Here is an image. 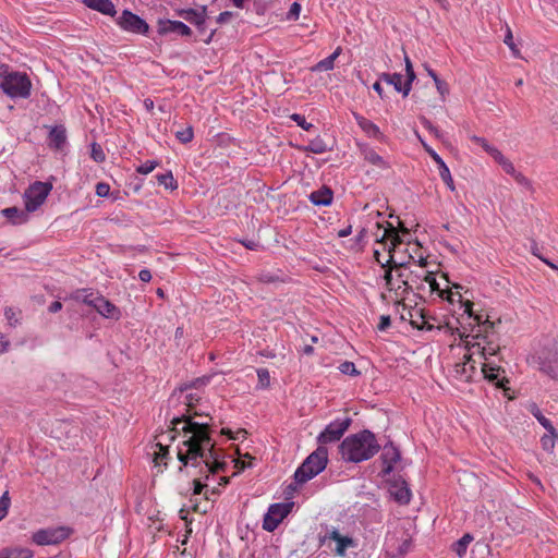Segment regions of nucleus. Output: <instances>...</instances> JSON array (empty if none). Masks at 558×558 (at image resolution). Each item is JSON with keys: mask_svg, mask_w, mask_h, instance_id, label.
I'll return each instance as SVG.
<instances>
[{"mask_svg": "<svg viewBox=\"0 0 558 558\" xmlns=\"http://www.w3.org/2000/svg\"><path fill=\"white\" fill-rule=\"evenodd\" d=\"M181 423H184L181 430L184 434H191V436L182 442L186 447V451L183 452L182 449L178 451V460L182 463L179 472H182L183 468L190 464L197 466L199 459L206 468V478H208L209 473L216 474L225 471L227 462L220 460L219 453L215 449V442L210 437V424L195 422L191 415L186 414L175 416L171 420V426L168 430L170 441H173L179 434L178 425Z\"/></svg>", "mask_w": 558, "mask_h": 558, "instance_id": "f257e3e1", "label": "nucleus"}, {"mask_svg": "<svg viewBox=\"0 0 558 558\" xmlns=\"http://www.w3.org/2000/svg\"><path fill=\"white\" fill-rule=\"evenodd\" d=\"M380 448L375 434L363 429L345 437L339 446V453L345 462L360 463L372 459Z\"/></svg>", "mask_w": 558, "mask_h": 558, "instance_id": "f03ea898", "label": "nucleus"}, {"mask_svg": "<svg viewBox=\"0 0 558 558\" xmlns=\"http://www.w3.org/2000/svg\"><path fill=\"white\" fill-rule=\"evenodd\" d=\"M0 88L12 99H26L31 96L32 82L26 73L10 71L8 64L0 63Z\"/></svg>", "mask_w": 558, "mask_h": 558, "instance_id": "7ed1b4c3", "label": "nucleus"}, {"mask_svg": "<svg viewBox=\"0 0 558 558\" xmlns=\"http://www.w3.org/2000/svg\"><path fill=\"white\" fill-rule=\"evenodd\" d=\"M328 463V449L318 446L294 472V482L302 485L322 473Z\"/></svg>", "mask_w": 558, "mask_h": 558, "instance_id": "20e7f679", "label": "nucleus"}, {"mask_svg": "<svg viewBox=\"0 0 558 558\" xmlns=\"http://www.w3.org/2000/svg\"><path fill=\"white\" fill-rule=\"evenodd\" d=\"M76 299L82 300L83 303L94 307L106 318L119 319L120 317L119 308L98 292L83 289L76 292Z\"/></svg>", "mask_w": 558, "mask_h": 558, "instance_id": "39448f33", "label": "nucleus"}, {"mask_svg": "<svg viewBox=\"0 0 558 558\" xmlns=\"http://www.w3.org/2000/svg\"><path fill=\"white\" fill-rule=\"evenodd\" d=\"M52 184L49 182L35 181L24 192L23 198L26 211H36L46 201Z\"/></svg>", "mask_w": 558, "mask_h": 558, "instance_id": "423d86ee", "label": "nucleus"}, {"mask_svg": "<svg viewBox=\"0 0 558 558\" xmlns=\"http://www.w3.org/2000/svg\"><path fill=\"white\" fill-rule=\"evenodd\" d=\"M71 532L68 526L40 529L33 533L32 542L38 546L58 545L66 539Z\"/></svg>", "mask_w": 558, "mask_h": 558, "instance_id": "0eeeda50", "label": "nucleus"}, {"mask_svg": "<svg viewBox=\"0 0 558 558\" xmlns=\"http://www.w3.org/2000/svg\"><path fill=\"white\" fill-rule=\"evenodd\" d=\"M534 359L542 373L557 377L558 349L554 343L539 350Z\"/></svg>", "mask_w": 558, "mask_h": 558, "instance_id": "6e6552de", "label": "nucleus"}, {"mask_svg": "<svg viewBox=\"0 0 558 558\" xmlns=\"http://www.w3.org/2000/svg\"><path fill=\"white\" fill-rule=\"evenodd\" d=\"M352 420L350 417H345L343 420H336L329 423L325 429L319 433L316 440L319 446H325L327 444L339 441L344 433L349 429Z\"/></svg>", "mask_w": 558, "mask_h": 558, "instance_id": "1a4fd4ad", "label": "nucleus"}, {"mask_svg": "<svg viewBox=\"0 0 558 558\" xmlns=\"http://www.w3.org/2000/svg\"><path fill=\"white\" fill-rule=\"evenodd\" d=\"M292 507L293 502H277L270 505L264 515L263 529L267 532H274L282 520L288 517Z\"/></svg>", "mask_w": 558, "mask_h": 558, "instance_id": "9d476101", "label": "nucleus"}, {"mask_svg": "<svg viewBox=\"0 0 558 558\" xmlns=\"http://www.w3.org/2000/svg\"><path fill=\"white\" fill-rule=\"evenodd\" d=\"M117 24L125 32L146 35L149 25L137 14L130 10H123L122 14L117 19Z\"/></svg>", "mask_w": 558, "mask_h": 558, "instance_id": "9b49d317", "label": "nucleus"}, {"mask_svg": "<svg viewBox=\"0 0 558 558\" xmlns=\"http://www.w3.org/2000/svg\"><path fill=\"white\" fill-rule=\"evenodd\" d=\"M481 374L485 380L495 385L497 388L507 389L506 384L509 380L506 377V371L493 362L482 363Z\"/></svg>", "mask_w": 558, "mask_h": 558, "instance_id": "f8f14e48", "label": "nucleus"}, {"mask_svg": "<svg viewBox=\"0 0 558 558\" xmlns=\"http://www.w3.org/2000/svg\"><path fill=\"white\" fill-rule=\"evenodd\" d=\"M157 33L160 36H167L170 34H174L181 37L192 36V29L185 23L168 19H158Z\"/></svg>", "mask_w": 558, "mask_h": 558, "instance_id": "ddd939ff", "label": "nucleus"}, {"mask_svg": "<svg viewBox=\"0 0 558 558\" xmlns=\"http://www.w3.org/2000/svg\"><path fill=\"white\" fill-rule=\"evenodd\" d=\"M400 459L401 452L392 441H388L386 445H384L383 452L380 454V460L384 465L381 474L384 476L390 474L393 471L395 464L399 462Z\"/></svg>", "mask_w": 558, "mask_h": 558, "instance_id": "4468645a", "label": "nucleus"}, {"mask_svg": "<svg viewBox=\"0 0 558 558\" xmlns=\"http://www.w3.org/2000/svg\"><path fill=\"white\" fill-rule=\"evenodd\" d=\"M463 363H457L454 365L456 377L465 383L472 381L474 375L477 373L476 361L472 355H465Z\"/></svg>", "mask_w": 558, "mask_h": 558, "instance_id": "2eb2a0df", "label": "nucleus"}, {"mask_svg": "<svg viewBox=\"0 0 558 558\" xmlns=\"http://www.w3.org/2000/svg\"><path fill=\"white\" fill-rule=\"evenodd\" d=\"M390 494L400 505H408L411 500V490L403 480H396L391 483Z\"/></svg>", "mask_w": 558, "mask_h": 558, "instance_id": "dca6fc26", "label": "nucleus"}, {"mask_svg": "<svg viewBox=\"0 0 558 558\" xmlns=\"http://www.w3.org/2000/svg\"><path fill=\"white\" fill-rule=\"evenodd\" d=\"M177 14L189 22L190 24L195 25L196 27L204 26L206 22V7H203L202 10L196 9H181L177 11Z\"/></svg>", "mask_w": 558, "mask_h": 558, "instance_id": "f3484780", "label": "nucleus"}, {"mask_svg": "<svg viewBox=\"0 0 558 558\" xmlns=\"http://www.w3.org/2000/svg\"><path fill=\"white\" fill-rule=\"evenodd\" d=\"M426 150L433 158V160L438 165L439 175L441 180L446 183L448 189L453 192L456 190V186L449 168L447 167L442 158L435 150H433L432 148H426Z\"/></svg>", "mask_w": 558, "mask_h": 558, "instance_id": "a211bd4d", "label": "nucleus"}, {"mask_svg": "<svg viewBox=\"0 0 558 558\" xmlns=\"http://www.w3.org/2000/svg\"><path fill=\"white\" fill-rule=\"evenodd\" d=\"M353 117L357 125L363 130V132L366 133L367 136L376 138L381 142L385 140V135L381 133L379 128L371 120L355 112H353Z\"/></svg>", "mask_w": 558, "mask_h": 558, "instance_id": "6ab92c4d", "label": "nucleus"}, {"mask_svg": "<svg viewBox=\"0 0 558 558\" xmlns=\"http://www.w3.org/2000/svg\"><path fill=\"white\" fill-rule=\"evenodd\" d=\"M82 2L94 11L104 15L114 16L117 13L116 7L111 0H82Z\"/></svg>", "mask_w": 558, "mask_h": 558, "instance_id": "aec40b11", "label": "nucleus"}, {"mask_svg": "<svg viewBox=\"0 0 558 558\" xmlns=\"http://www.w3.org/2000/svg\"><path fill=\"white\" fill-rule=\"evenodd\" d=\"M310 201L316 206H328L332 203L333 192L330 187L323 185L308 196Z\"/></svg>", "mask_w": 558, "mask_h": 558, "instance_id": "412c9836", "label": "nucleus"}, {"mask_svg": "<svg viewBox=\"0 0 558 558\" xmlns=\"http://www.w3.org/2000/svg\"><path fill=\"white\" fill-rule=\"evenodd\" d=\"M31 211H26L20 209L15 206L8 207L1 210V214L12 223V225H22L28 221V214Z\"/></svg>", "mask_w": 558, "mask_h": 558, "instance_id": "4be33fe9", "label": "nucleus"}, {"mask_svg": "<svg viewBox=\"0 0 558 558\" xmlns=\"http://www.w3.org/2000/svg\"><path fill=\"white\" fill-rule=\"evenodd\" d=\"M49 146L56 149H61L66 142V130L63 125H56L51 128L49 135Z\"/></svg>", "mask_w": 558, "mask_h": 558, "instance_id": "5701e85b", "label": "nucleus"}, {"mask_svg": "<svg viewBox=\"0 0 558 558\" xmlns=\"http://www.w3.org/2000/svg\"><path fill=\"white\" fill-rule=\"evenodd\" d=\"M363 158L380 169H388L389 165L381 156H379L372 147L363 145L360 147Z\"/></svg>", "mask_w": 558, "mask_h": 558, "instance_id": "b1692460", "label": "nucleus"}, {"mask_svg": "<svg viewBox=\"0 0 558 558\" xmlns=\"http://www.w3.org/2000/svg\"><path fill=\"white\" fill-rule=\"evenodd\" d=\"M482 337L483 340L485 341L486 345L484 347H481L480 343H474L472 344V348H477L481 356L486 361H487V355H495L498 351H499V345H494L493 341H489L488 340V333H485L484 336H480L477 335L476 338H480Z\"/></svg>", "mask_w": 558, "mask_h": 558, "instance_id": "393cba45", "label": "nucleus"}, {"mask_svg": "<svg viewBox=\"0 0 558 558\" xmlns=\"http://www.w3.org/2000/svg\"><path fill=\"white\" fill-rule=\"evenodd\" d=\"M329 537L337 543L336 553L339 556H342L345 549L353 544L351 537L341 535L337 530H333Z\"/></svg>", "mask_w": 558, "mask_h": 558, "instance_id": "a878e982", "label": "nucleus"}, {"mask_svg": "<svg viewBox=\"0 0 558 558\" xmlns=\"http://www.w3.org/2000/svg\"><path fill=\"white\" fill-rule=\"evenodd\" d=\"M4 558H33L34 551L26 547H4L1 549Z\"/></svg>", "mask_w": 558, "mask_h": 558, "instance_id": "bb28decb", "label": "nucleus"}, {"mask_svg": "<svg viewBox=\"0 0 558 558\" xmlns=\"http://www.w3.org/2000/svg\"><path fill=\"white\" fill-rule=\"evenodd\" d=\"M340 53H341V48L338 47L330 56H328L327 58H325V59L320 60L319 62H317L312 68V71L324 72V71L332 70L333 66H335V60L339 57Z\"/></svg>", "mask_w": 558, "mask_h": 558, "instance_id": "cd10ccee", "label": "nucleus"}, {"mask_svg": "<svg viewBox=\"0 0 558 558\" xmlns=\"http://www.w3.org/2000/svg\"><path fill=\"white\" fill-rule=\"evenodd\" d=\"M389 238L391 240V246L389 247V252L391 253L398 245L402 243V240L398 233V229L395 228L391 223L387 222V228L384 231V234L380 238V242L384 239Z\"/></svg>", "mask_w": 558, "mask_h": 558, "instance_id": "c85d7f7f", "label": "nucleus"}, {"mask_svg": "<svg viewBox=\"0 0 558 558\" xmlns=\"http://www.w3.org/2000/svg\"><path fill=\"white\" fill-rule=\"evenodd\" d=\"M527 409H529L530 413L537 420V422L546 430L553 429L554 425L551 424V422L547 417H545L543 415L542 411L539 410L538 405L535 402H532L531 404H529Z\"/></svg>", "mask_w": 558, "mask_h": 558, "instance_id": "c756f323", "label": "nucleus"}, {"mask_svg": "<svg viewBox=\"0 0 558 558\" xmlns=\"http://www.w3.org/2000/svg\"><path fill=\"white\" fill-rule=\"evenodd\" d=\"M304 150L313 154H324L329 150V148L325 141L320 136H317L310 141V143L304 147Z\"/></svg>", "mask_w": 558, "mask_h": 558, "instance_id": "7c9ffc66", "label": "nucleus"}, {"mask_svg": "<svg viewBox=\"0 0 558 558\" xmlns=\"http://www.w3.org/2000/svg\"><path fill=\"white\" fill-rule=\"evenodd\" d=\"M557 438H558V433H557L556 428L553 427V429L547 430V434L542 436V438H541L542 448L547 452H553Z\"/></svg>", "mask_w": 558, "mask_h": 558, "instance_id": "2f4dec72", "label": "nucleus"}, {"mask_svg": "<svg viewBox=\"0 0 558 558\" xmlns=\"http://www.w3.org/2000/svg\"><path fill=\"white\" fill-rule=\"evenodd\" d=\"M409 263H395L393 262V257L392 255H390V258L387 260V264H383L384 267L388 266L389 269L386 271L385 274V281H386V286L389 290H393V287H392V274H391V270L392 268H405L408 266Z\"/></svg>", "mask_w": 558, "mask_h": 558, "instance_id": "473e14b6", "label": "nucleus"}, {"mask_svg": "<svg viewBox=\"0 0 558 558\" xmlns=\"http://www.w3.org/2000/svg\"><path fill=\"white\" fill-rule=\"evenodd\" d=\"M473 541V536L469 533L464 534L459 541L453 544V551L459 556L463 557L466 553L469 544Z\"/></svg>", "mask_w": 558, "mask_h": 558, "instance_id": "72a5a7b5", "label": "nucleus"}, {"mask_svg": "<svg viewBox=\"0 0 558 558\" xmlns=\"http://www.w3.org/2000/svg\"><path fill=\"white\" fill-rule=\"evenodd\" d=\"M156 179L160 185H163L167 190H175L178 189V183L173 178V174L171 171H168L166 173H160L156 175Z\"/></svg>", "mask_w": 558, "mask_h": 558, "instance_id": "f704fd0d", "label": "nucleus"}, {"mask_svg": "<svg viewBox=\"0 0 558 558\" xmlns=\"http://www.w3.org/2000/svg\"><path fill=\"white\" fill-rule=\"evenodd\" d=\"M402 78L403 76L400 73H383L380 75V80L385 81L389 85H392L395 90L398 93L401 90Z\"/></svg>", "mask_w": 558, "mask_h": 558, "instance_id": "c9c22d12", "label": "nucleus"}, {"mask_svg": "<svg viewBox=\"0 0 558 558\" xmlns=\"http://www.w3.org/2000/svg\"><path fill=\"white\" fill-rule=\"evenodd\" d=\"M258 384L257 389H267L270 386V375L267 368H257L256 369Z\"/></svg>", "mask_w": 558, "mask_h": 558, "instance_id": "e433bc0d", "label": "nucleus"}, {"mask_svg": "<svg viewBox=\"0 0 558 558\" xmlns=\"http://www.w3.org/2000/svg\"><path fill=\"white\" fill-rule=\"evenodd\" d=\"M477 325L482 328L481 331L485 333H489L494 331L495 323L490 322L488 318L483 319L482 315H473L472 316Z\"/></svg>", "mask_w": 558, "mask_h": 558, "instance_id": "4c0bfd02", "label": "nucleus"}, {"mask_svg": "<svg viewBox=\"0 0 558 558\" xmlns=\"http://www.w3.org/2000/svg\"><path fill=\"white\" fill-rule=\"evenodd\" d=\"M175 137L182 143L187 144L194 138V131L191 125L185 128L184 130H180L175 132Z\"/></svg>", "mask_w": 558, "mask_h": 558, "instance_id": "58836bf2", "label": "nucleus"}, {"mask_svg": "<svg viewBox=\"0 0 558 558\" xmlns=\"http://www.w3.org/2000/svg\"><path fill=\"white\" fill-rule=\"evenodd\" d=\"M339 371L344 375H350L353 377L359 376L361 374V372L356 369L355 364L350 361H344L343 363H341L339 366Z\"/></svg>", "mask_w": 558, "mask_h": 558, "instance_id": "ea45409f", "label": "nucleus"}, {"mask_svg": "<svg viewBox=\"0 0 558 558\" xmlns=\"http://www.w3.org/2000/svg\"><path fill=\"white\" fill-rule=\"evenodd\" d=\"M90 157L96 162H104L105 161L106 155H105V151H104L102 147L99 144H97V143H93L92 144V146H90Z\"/></svg>", "mask_w": 558, "mask_h": 558, "instance_id": "a19ab883", "label": "nucleus"}, {"mask_svg": "<svg viewBox=\"0 0 558 558\" xmlns=\"http://www.w3.org/2000/svg\"><path fill=\"white\" fill-rule=\"evenodd\" d=\"M429 318L430 317L427 316L426 320L422 319V322H418L417 319H414V315L411 314V325L420 330L430 331L435 328V325L429 323Z\"/></svg>", "mask_w": 558, "mask_h": 558, "instance_id": "79ce46f5", "label": "nucleus"}, {"mask_svg": "<svg viewBox=\"0 0 558 558\" xmlns=\"http://www.w3.org/2000/svg\"><path fill=\"white\" fill-rule=\"evenodd\" d=\"M10 502L9 492H4L0 497V521L7 517Z\"/></svg>", "mask_w": 558, "mask_h": 558, "instance_id": "37998d69", "label": "nucleus"}, {"mask_svg": "<svg viewBox=\"0 0 558 558\" xmlns=\"http://www.w3.org/2000/svg\"><path fill=\"white\" fill-rule=\"evenodd\" d=\"M504 43L510 48L514 57H519L520 50L517 48L513 41L512 32L509 27H507V33L505 35Z\"/></svg>", "mask_w": 558, "mask_h": 558, "instance_id": "c03bdc74", "label": "nucleus"}, {"mask_svg": "<svg viewBox=\"0 0 558 558\" xmlns=\"http://www.w3.org/2000/svg\"><path fill=\"white\" fill-rule=\"evenodd\" d=\"M291 120L294 121L300 128H302L305 131H308L313 128L312 123H308L305 120V117L299 113H293L290 116Z\"/></svg>", "mask_w": 558, "mask_h": 558, "instance_id": "a18cd8bd", "label": "nucleus"}, {"mask_svg": "<svg viewBox=\"0 0 558 558\" xmlns=\"http://www.w3.org/2000/svg\"><path fill=\"white\" fill-rule=\"evenodd\" d=\"M423 280L427 282L430 287L432 292H438L441 290L439 288L438 282L436 281L435 275L433 271H427L426 275L423 277Z\"/></svg>", "mask_w": 558, "mask_h": 558, "instance_id": "49530a36", "label": "nucleus"}, {"mask_svg": "<svg viewBox=\"0 0 558 558\" xmlns=\"http://www.w3.org/2000/svg\"><path fill=\"white\" fill-rule=\"evenodd\" d=\"M158 166V161L156 160H147L144 163H142L136 171L141 174H148L150 173L156 167Z\"/></svg>", "mask_w": 558, "mask_h": 558, "instance_id": "de8ad7c7", "label": "nucleus"}, {"mask_svg": "<svg viewBox=\"0 0 558 558\" xmlns=\"http://www.w3.org/2000/svg\"><path fill=\"white\" fill-rule=\"evenodd\" d=\"M156 446L159 448V452L155 453V462L161 463L163 459L168 458L169 449L168 446H163L161 442H157Z\"/></svg>", "mask_w": 558, "mask_h": 558, "instance_id": "09e8293b", "label": "nucleus"}, {"mask_svg": "<svg viewBox=\"0 0 558 558\" xmlns=\"http://www.w3.org/2000/svg\"><path fill=\"white\" fill-rule=\"evenodd\" d=\"M515 182L522 186H524L525 189L532 191L533 190V185H532V182L530 179H527L525 175H523L521 172H517L514 174V177H512Z\"/></svg>", "mask_w": 558, "mask_h": 558, "instance_id": "8fccbe9b", "label": "nucleus"}, {"mask_svg": "<svg viewBox=\"0 0 558 558\" xmlns=\"http://www.w3.org/2000/svg\"><path fill=\"white\" fill-rule=\"evenodd\" d=\"M17 314L19 313L12 307L5 308L4 316L11 326H14L19 322Z\"/></svg>", "mask_w": 558, "mask_h": 558, "instance_id": "3c124183", "label": "nucleus"}, {"mask_svg": "<svg viewBox=\"0 0 558 558\" xmlns=\"http://www.w3.org/2000/svg\"><path fill=\"white\" fill-rule=\"evenodd\" d=\"M434 83L436 85L438 93L441 95L442 98H445V96L449 93L448 84L439 77L436 78Z\"/></svg>", "mask_w": 558, "mask_h": 558, "instance_id": "603ef678", "label": "nucleus"}, {"mask_svg": "<svg viewBox=\"0 0 558 558\" xmlns=\"http://www.w3.org/2000/svg\"><path fill=\"white\" fill-rule=\"evenodd\" d=\"M470 140L478 145H481L483 147V149L488 154L490 148H493L494 146H492L484 137H480V136H476V135H472L470 136Z\"/></svg>", "mask_w": 558, "mask_h": 558, "instance_id": "864d4df0", "label": "nucleus"}, {"mask_svg": "<svg viewBox=\"0 0 558 558\" xmlns=\"http://www.w3.org/2000/svg\"><path fill=\"white\" fill-rule=\"evenodd\" d=\"M110 186L105 182H99L96 185V195L99 197H106L109 195Z\"/></svg>", "mask_w": 558, "mask_h": 558, "instance_id": "5fc2aeb1", "label": "nucleus"}, {"mask_svg": "<svg viewBox=\"0 0 558 558\" xmlns=\"http://www.w3.org/2000/svg\"><path fill=\"white\" fill-rule=\"evenodd\" d=\"M301 12V5L298 2H293L288 12L289 20H298Z\"/></svg>", "mask_w": 558, "mask_h": 558, "instance_id": "6e6d98bb", "label": "nucleus"}, {"mask_svg": "<svg viewBox=\"0 0 558 558\" xmlns=\"http://www.w3.org/2000/svg\"><path fill=\"white\" fill-rule=\"evenodd\" d=\"M488 155H490L496 162H498L500 166L507 160V158L501 154L499 149H497L495 146L490 148Z\"/></svg>", "mask_w": 558, "mask_h": 558, "instance_id": "4d7b16f0", "label": "nucleus"}, {"mask_svg": "<svg viewBox=\"0 0 558 558\" xmlns=\"http://www.w3.org/2000/svg\"><path fill=\"white\" fill-rule=\"evenodd\" d=\"M391 325V319L389 315H381L379 318V324L377 325V329L379 331H386Z\"/></svg>", "mask_w": 558, "mask_h": 558, "instance_id": "13d9d810", "label": "nucleus"}, {"mask_svg": "<svg viewBox=\"0 0 558 558\" xmlns=\"http://www.w3.org/2000/svg\"><path fill=\"white\" fill-rule=\"evenodd\" d=\"M243 246H245L246 248L248 250H252V251H258L262 245L258 241H254V240H240L239 241Z\"/></svg>", "mask_w": 558, "mask_h": 558, "instance_id": "bf43d9fd", "label": "nucleus"}, {"mask_svg": "<svg viewBox=\"0 0 558 558\" xmlns=\"http://www.w3.org/2000/svg\"><path fill=\"white\" fill-rule=\"evenodd\" d=\"M504 171L507 173V174H510L511 177H514V174L518 172L513 166V163L507 159L502 165H501Z\"/></svg>", "mask_w": 558, "mask_h": 558, "instance_id": "052dcab7", "label": "nucleus"}, {"mask_svg": "<svg viewBox=\"0 0 558 558\" xmlns=\"http://www.w3.org/2000/svg\"><path fill=\"white\" fill-rule=\"evenodd\" d=\"M422 123H423V126L426 130H428L430 133H433L435 136H437V137L440 136L439 130L436 126H434L430 121H428L427 119L424 118L422 120Z\"/></svg>", "mask_w": 558, "mask_h": 558, "instance_id": "680f3d73", "label": "nucleus"}, {"mask_svg": "<svg viewBox=\"0 0 558 558\" xmlns=\"http://www.w3.org/2000/svg\"><path fill=\"white\" fill-rule=\"evenodd\" d=\"M397 277H398V279H400V280H401V283H402V286L404 287V291H407V292H408V291H411V290H412V286H411V284H410V282H409V279H410V277H409V276H408V277H405V275H404L403 272H399V274L397 275Z\"/></svg>", "mask_w": 558, "mask_h": 558, "instance_id": "e2e57ef3", "label": "nucleus"}, {"mask_svg": "<svg viewBox=\"0 0 558 558\" xmlns=\"http://www.w3.org/2000/svg\"><path fill=\"white\" fill-rule=\"evenodd\" d=\"M277 277L271 275V274H260L259 277H258V280L260 282H264V283H271V282H275L277 281Z\"/></svg>", "mask_w": 558, "mask_h": 558, "instance_id": "0e129e2a", "label": "nucleus"}, {"mask_svg": "<svg viewBox=\"0 0 558 558\" xmlns=\"http://www.w3.org/2000/svg\"><path fill=\"white\" fill-rule=\"evenodd\" d=\"M233 13L230 11H223L217 16V23L222 24L232 17Z\"/></svg>", "mask_w": 558, "mask_h": 558, "instance_id": "69168bd1", "label": "nucleus"}, {"mask_svg": "<svg viewBox=\"0 0 558 558\" xmlns=\"http://www.w3.org/2000/svg\"><path fill=\"white\" fill-rule=\"evenodd\" d=\"M412 83L413 82H410V81H407L404 83H401V90L400 93L402 94L403 97H407L410 92H411V88H412Z\"/></svg>", "mask_w": 558, "mask_h": 558, "instance_id": "338daca9", "label": "nucleus"}, {"mask_svg": "<svg viewBox=\"0 0 558 558\" xmlns=\"http://www.w3.org/2000/svg\"><path fill=\"white\" fill-rule=\"evenodd\" d=\"M138 278L143 282H149L151 280V274L148 269H142L138 274Z\"/></svg>", "mask_w": 558, "mask_h": 558, "instance_id": "774afa93", "label": "nucleus"}]
</instances>
